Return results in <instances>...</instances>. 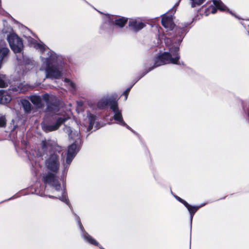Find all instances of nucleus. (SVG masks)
Returning <instances> with one entry per match:
<instances>
[{
    "mask_svg": "<svg viewBox=\"0 0 249 249\" xmlns=\"http://www.w3.org/2000/svg\"><path fill=\"white\" fill-rule=\"evenodd\" d=\"M129 26L133 31L138 32L142 29L145 24L139 20L131 19L129 22Z\"/></svg>",
    "mask_w": 249,
    "mask_h": 249,
    "instance_id": "10",
    "label": "nucleus"
},
{
    "mask_svg": "<svg viewBox=\"0 0 249 249\" xmlns=\"http://www.w3.org/2000/svg\"><path fill=\"white\" fill-rule=\"evenodd\" d=\"M34 47L36 49L39 50V51L42 53L44 52L47 49V46L43 43H35Z\"/></svg>",
    "mask_w": 249,
    "mask_h": 249,
    "instance_id": "21",
    "label": "nucleus"
},
{
    "mask_svg": "<svg viewBox=\"0 0 249 249\" xmlns=\"http://www.w3.org/2000/svg\"><path fill=\"white\" fill-rule=\"evenodd\" d=\"M216 11H217V10L215 8H214V7L212 8V13L215 14L216 12Z\"/></svg>",
    "mask_w": 249,
    "mask_h": 249,
    "instance_id": "29",
    "label": "nucleus"
},
{
    "mask_svg": "<svg viewBox=\"0 0 249 249\" xmlns=\"http://www.w3.org/2000/svg\"><path fill=\"white\" fill-rule=\"evenodd\" d=\"M7 86V80L5 75L0 74V88H4Z\"/></svg>",
    "mask_w": 249,
    "mask_h": 249,
    "instance_id": "20",
    "label": "nucleus"
},
{
    "mask_svg": "<svg viewBox=\"0 0 249 249\" xmlns=\"http://www.w3.org/2000/svg\"><path fill=\"white\" fill-rule=\"evenodd\" d=\"M185 207L187 208L188 210L189 211L190 213L191 221L192 222L193 217V215L197 211L199 207L192 206L191 205H190L188 203L187 204L185 205Z\"/></svg>",
    "mask_w": 249,
    "mask_h": 249,
    "instance_id": "16",
    "label": "nucleus"
},
{
    "mask_svg": "<svg viewBox=\"0 0 249 249\" xmlns=\"http://www.w3.org/2000/svg\"><path fill=\"white\" fill-rule=\"evenodd\" d=\"M176 198L179 201H180V202H181L182 203H183L185 206L187 204V202L186 201H185V200H183L182 199H181V198H180L178 196H176Z\"/></svg>",
    "mask_w": 249,
    "mask_h": 249,
    "instance_id": "26",
    "label": "nucleus"
},
{
    "mask_svg": "<svg viewBox=\"0 0 249 249\" xmlns=\"http://www.w3.org/2000/svg\"><path fill=\"white\" fill-rule=\"evenodd\" d=\"M113 101H116V99L113 100L109 97H104L98 102L97 107L100 108H103L106 107L107 105L110 106V102Z\"/></svg>",
    "mask_w": 249,
    "mask_h": 249,
    "instance_id": "11",
    "label": "nucleus"
},
{
    "mask_svg": "<svg viewBox=\"0 0 249 249\" xmlns=\"http://www.w3.org/2000/svg\"><path fill=\"white\" fill-rule=\"evenodd\" d=\"M80 143V137L77 133L75 138V141L68 147L66 158V163L70 164L73 159L79 151V144Z\"/></svg>",
    "mask_w": 249,
    "mask_h": 249,
    "instance_id": "4",
    "label": "nucleus"
},
{
    "mask_svg": "<svg viewBox=\"0 0 249 249\" xmlns=\"http://www.w3.org/2000/svg\"><path fill=\"white\" fill-rule=\"evenodd\" d=\"M162 25L166 29L172 30L175 26L173 21V17L172 15L167 16L164 15L162 18Z\"/></svg>",
    "mask_w": 249,
    "mask_h": 249,
    "instance_id": "9",
    "label": "nucleus"
},
{
    "mask_svg": "<svg viewBox=\"0 0 249 249\" xmlns=\"http://www.w3.org/2000/svg\"><path fill=\"white\" fill-rule=\"evenodd\" d=\"M65 82H66L67 86L70 87L71 90L72 92H73L75 90L76 86H75V85L73 82L71 81L68 79H65Z\"/></svg>",
    "mask_w": 249,
    "mask_h": 249,
    "instance_id": "22",
    "label": "nucleus"
},
{
    "mask_svg": "<svg viewBox=\"0 0 249 249\" xmlns=\"http://www.w3.org/2000/svg\"><path fill=\"white\" fill-rule=\"evenodd\" d=\"M46 143H47V142L46 141L42 142V146L43 148H45L46 147Z\"/></svg>",
    "mask_w": 249,
    "mask_h": 249,
    "instance_id": "28",
    "label": "nucleus"
},
{
    "mask_svg": "<svg viewBox=\"0 0 249 249\" xmlns=\"http://www.w3.org/2000/svg\"><path fill=\"white\" fill-rule=\"evenodd\" d=\"M88 119L89 121V126L88 128V130H90L91 129H92L93 127L94 122L96 120V117L94 115L90 114L88 116Z\"/></svg>",
    "mask_w": 249,
    "mask_h": 249,
    "instance_id": "17",
    "label": "nucleus"
},
{
    "mask_svg": "<svg viewBox=\"0 0 249 249\" xmlns=\"http://www.w3.org/2000/svg\"><path fill=\"white\" fill-rule=\"evenodd\" d=\"M192 1L191 6L195 7L202 4L205 0H190ZM213 2L215 6L221 11L229 10L226 6L222 3L220 0H213Z\"/></svg>",
    "mask_w": 249,
    "mask_h": 249,
    "instance_id": "8",
    "label": "nucleus"
},
{
    "mask_svg": "<svg viewBox=\"0 0 249 249\" xmlns=\"http://www.w3.org/2000/svg\"><path fill=\"white\" fill-rule=\"evenodd\" d=\"M129 129L131 130L132 132H133V130H131V128L130 127H129Z\"/></svg>",
    "mask_w": 249,
    "mask_h": 249,
    "instance_id": "31",
    "label": "nucleus"
},
{
    "mask_svg": "<svg viewBox=\"0 0 249 249\" xmlns=\"http://www.w3.org/2000/svg\"><path fill=\"white\" fill-rule=\"evenodd\" d=\"M22 106L25 111L27 112L31 110V105L30 103L27 100H22L21 101Z\"/></svg>",
    "mask_w": 249,
    "mask_h": 249,
    "instance_id": "18",
    "label": "nucleus"
},
{
    "mask_svg": "<svg viewBox=\"0 0 249 249\" xmlns=\"http://www.w3.org/2000/svg\"><path fill=\"white\" fill-rule=\"evenodd\" d=\"M69 119L68 117H60L57 119L56 122L54 125L46 124L45 123H42V129L46 132L53 131L57 130L59 126Z\"/></svg>",
    "mask_w": 249,
    "mask_h": 249,
    "instance_id": "7",
    "label": "nucleus"
},
{
    "mask_svg": "<svg viewBox=\"0 0 249 249\" xmlns=\"http://www.w3.org/2000/svg\"><path fill=\"white\" fill-rule=\"evenodd\" d=\"M83 237L84 239L89 242L90 244H93L98 246V243L88 233H86L84 234Z\"/></svg>",
    "mask_w": 249,
    "mask_h": 249,
    "instance_id": "19",
    "label": "nucleus"
},
{
    "mask_svg": "<svg viewBox=\"0 0 249 249\" xmlns=\"http://www.w3.org/2000/svg\"><path fill=\"white\" fill-rule=\"evenodd\" d=\"M49 98H50V96L49 94H44L42 96V98H41V100L42 99L43 100H44L45 102H47L48 103L49 102Z\"/></svg>",
    "mask_w": 249,
    "mask_h": 249,
    "instance_id": "25",
    "label": "nucleus"
},
{
    "mask_svg": "<svg viewBox=\"0 0 249 249\" xmlns=\"http://www.w3.org/2000/svg\"><path fill=\"white\" fill-rule=\"evenodd\" d=\"M9 53L8 48L0 45V69L4 60L7 58Z\"/></svg>",
    "mask_w": 249,
    "mask_h": 249,
    "instance_id": "12",
    "label": "nucleus"
},
{
    "mask_svg": "<svg viewBox=\"0 0 249 249\" xmlns=\"http://www.w3.org/2000/svg\"><path fill=\"white\" fill-rule=\"evenodd\" d=\"M30 100L32 103L38 107L41 106V97L37 95H33L31 96Z\"/></svg>",
    "mask_w": 249,
    "mask_h": 249,
    "instance_id": "15",
    "label": "nucleus"
},
{
    "mask_svg": "<svg viewBox=\"0 0 249 249\" xmlns=\"http://www.w3.org/2000/svg\"><path fill=\"white\" fill-rule=\"evenodd\" d=\"M79 225H80V228H81V229H82L83 228V226H82V224H81V223L80 221H79Z\"/></svg>",
    "mask_w": 249,
    "mask_h": 249,
    "instance_id": "30",
    "label": "nucleus"
},
{
    "mask_svg": "<svg viewBox=\"0 0 249 249\" xmlns=\"http://www.w3.org/2000/svg\"><path fill=\"white\" fill-rule=\"evenodd\" d=\"M127 21V19L125 18H116L113 17L111 22L114 23L116 25L120 27H123L124 26Z\"/></svg>",
    "mask_w": 249,
    "mask_h": 249,
    "instance_id": "13",
    "label": "nucleus"
},
{
    "mask_svg": "<svg viewBox=\"0 0 249 249\" xmlns=\"http://www.w3.org/2000/svg\"><path fill=\"white\" fill-rule=\"evenodd\" d=\"M64 130L66 133H67L68 134L69 136L71 138V139L74 140L75 141L76 136V135L77 133L80 136L79 133L77 132L73 133L71 128L69 126H66L64 128Z\"/></svg>",
    "mask_w": 249,
    "mask_h": 249,
    "instance_id": "14",
    "label": "nucleus"
},
{
    "mask_svg": "<svg viewBox=\"0 0 249 249\" xmlns=\"http://www.w3.org/2000/svg\"><path fill=\"white\" fill-rule=\"evenodd\" d=\"M130 89H127L126 90H125V91L124 92V94L125 95V96H125V100H126V99H127V94H128V92H129V90H130Z\"/></svg>",
    "mask_w": 249,
    "mask_h": 249,
    "instance_id": "27",
    "label": "nucleus"
},
{
    "mask_svg": "<svg viewBox=\"0 0 249 249\" xmlns=\"http://www.w3.org/2000/svg\"><path fill=\"white\" fill-rule=\"evenodd\" d=\"M53 59L52 56L42 59L43 63L45 64L46 78L58 79L61 76V72L56 67H50L51 61Z\"/></svg>",
    "mask_w": 249,
    "mask_h": 249,
    "instance_id": "3",
    "label": "nucleus"
},
{
    "mask_svg": "<svg viewBox=\"0 0 249 249\" xmlns=\"http://www.w3.org/2000/svg\"><path fill=\"white\" fill-rule=\"evenodd\" d=\"M6 124V120L4 116L0 117V127L4 126Z\"/></svg>",
    "mask_w": 249,
    "mask_h": 249,
    "instance_id": "24",
    "label": "nucleus"
},
{
    "mask_svg": "<svg viewBox=\"0 0 249 249\" xmlns=\"http://www.w3.org/2000/svg\"><path fill=\"white\" fill-rule=\"evenodd\" d=\"M165 43L169 46V52H165L157 58L155 62L154 67H157L165 64L173 63L178 64L179 56L178 54L179 48L178 44L181 41L178 39V43L172 44L171 40L169 38H165Z\"/></svg>",
    "mask_w": 249,
    "mask_h": 249,
    "instance_id": "2",
    "label": "nucleus"
},
{
    "mask_svg": "<svg viewBox=\"0 0 249 249\" xmlns=\"http://www.w3.org/2000/svg\"><path fill=\"white\" fill-rule=\"evenodd\" d=\"M46 164L49 171L48 174L43 177L44 182L53 186L57 191H61L62 196L59 197V199L66 204H69V201L66 196L64 195V190L62 188L57 176L59 167L57 156L56 154L51 155L47 160Z\"/></svg>",
    "mask_w": 249,
    "mask_h": 249,
    "instance_id": "1",
    "label": "nucleus"
},
{
    "mask_svg": "<svg viewBox=\"0 0 249 249\" xmlns=\"http://www.w3.org/2000/svg\"><path fill=\"white\" fill-rule=\"evenodd\" d=\"M11 49L15 53H20L23 49V43L21 39L17 35L12 34L7 37Z\"/></svg>",
    "mask_w": 249,
    "mask_h": 249,
    "instance_id": "5",
    "label": "nucleus"
},
{
    "mask_svg": "<svg viewBox=\"0 0 249 249\" xmlns=\"http://www.w3.org/2000/svg\"><path fill=\"white\" fill-rule=\"evenodd\" d=\"M11 100V98L10 96H8L7 97L3 96L0 99V102L2 103H7L9 102Z\"/></svg>",
    "mask_w": 249,
    "mask_h": 249,
    "instance_id": "23",
    "label": "nucleus"
},
{
    "mask_svg": "<svg viewBox=\"0 0 249 249\" xmlns=\"http://www.w3.org/2000/svg\"><path fill=\"white\" fill-rule=\"evenodd\" d=\"M110 109L114 113L113 119L117 124L122 126H125L127 128L129 129V126L124 122L122 111L119 109L117 101L110 102Z\"/></svg>",
    "mask_w": 249,
    "mask_h": 249,
    "instance_id": "6",
    "label": "nucleus"
},
{
    "mask_svg": "<svg viewBox=\"0 0 249 249\" xmlns=\"http://www.w3.org/2000/svg\"><path fill=\"white\" fill-rule=\"evenodd\" d=\"M129 129L131 130L132 132H133V130H131V128L130 127H129Z\"/></svg>",
    "mask_w": 249,
    "mask_h": 249,
    "instance_id": "32",
    "label": "nucleus"
}]
</instances>
